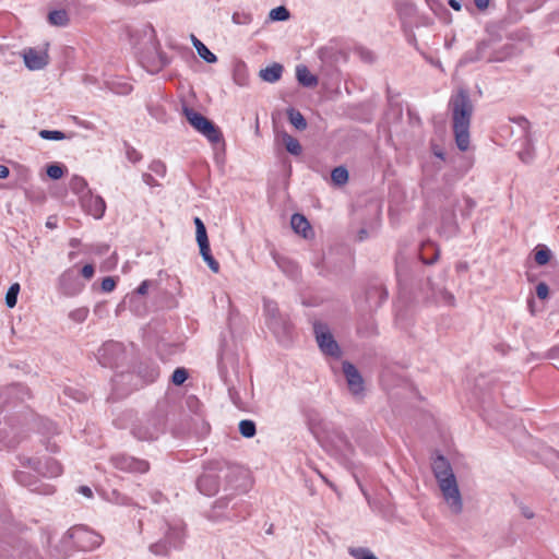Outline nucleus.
<instances>
[{
    "mask_svg": "<svg viewBox=\"0 0 559 559\" xmlns=\"http://www.w3.org/2000/svg\"><path fill=\"white\" fill-rule=\"evenodd\" d=\"M432 472L447 510L453 515L461 514L464 509L463 496L450 462L438 455L432 462Z\"/></svg>",
    "mask_w": 559,
    "mask_h": 559,
    "instance_id": "1",
    "label": "nucleus"
},
{
    "mask_svg": "<svg viewBox=\"0 0 559 559\" xmlns=\"http://www.w3.org/2000/svg\"><path fill=\"white\" fill-rule=\"evenodd\" d=\"M455 140H468L473 105L467 92L460 90L450 100Z\"/></svg>",
    "mask_w": 559,
    "mask_h": 559,
    "instance_id": "2",
    "label": "nucleus"
},
{
    "mask_svg": "<svg viewBox=\"0 0 559 559\" xmlns=\"http://www.w3.org/2000/svg\"><path fill=\"white\" fill-rule=\"evenodd\" d=\"M236 469L227 463H215L209 466L198 480L199 490L205 496L217 493L223 481L228 483Z\"/></svg>",
    "mask_w": 559,
    "mask_h": 559,
    "instance_id": "3",
    "label": "nucleus"
},
{
    "mask_svg": "<svg viewBox=\"0 0 559 559\" xmlns=\"http://www.w3.org/2000/svg\"><path fill=\"white\" fill-rule=\"evenodd\" d=\"M183 115L188 122L207 140H219L222 136L218 128L212 121L192 108H185Z\"/></svg>",
    "mask_w": 559,
    "mask_h": 559,
    "instance_id": "4",
    "label": "nucleus"
},
{
    "mask_svg": "<svg viewBox=\"0 0 559 559\" xmlns=\"http://www.w3.org/2000/svg\"><path fill=\"white\" fill-rule=\"evenodd\" d=\"M313 331L320 350L326 356L337 358L341 350L328 325L321 322H316Z\"/></svg>",
    "mask_w": 559,
    "mask_h": 559,
    "instance_id": "5",
    "label": "nucleus"
},
{
    "mask_svg": "<svg viewBox=\"0 0 559 559\" xmlns=\"http://www.w3.org/2000/svg\"><path fill=\"white\" fill-rule=\"evenodd\" d=\"M194 225H195V238H197V242H198V246L200 249V254L202 255L204 262L207 264V266L211 269V271H213L214 273H218L219 263L211 254L210 242H209L205 225L199 217L194 218Z\"/></svg>",
    "mask_w": 559,
    "mask_h": 559,
    "instance_id": "6",
    "label": "nucleus"
},
{
    "mask_svg": "<svg viewBox=\"0 0 559 559\" xmlns=\"http://www.w3.org/2000/svg\"><path fill=\"white\" fill-rule=\"evenodd\" d=\"M265 323L276 337L286 335L288 323L278 312L277 305L272 300H264Z\"/></svg>",
    "mask_w": 559,
    "mask_h": 559,
    "instance_id": "7",
    "label": "nucleus"
},
{
    "mask_svg": "<svg viewBox=\"0 0 559 559\" xmlns=\"http://www.w3.org/2000/svg\"><path fill=\"white\" fill-rule=\"evenodd\" d=\"M71 537L74 539L78 547L85 551L98 547L103 542L99 534L85 526L73 527L71 530Z\"/></svg>",
    "mask_w": 559,
    "mask_h": 559,
    "instance_id": "8",
    "label": "nucleus"
},
{
    "mask_svg": "<svg viewBox=\"0 0 559 559\" xmlns=\"http://www.w3.org/2000/svg\"><path fill=\"white\" fill-rule=\"evenodd\" d=\"M342 369L350 394L356 399H362L365 395V381L360 372L354 365L347 361L343 362Z\"/></svg>",
    "mask_w": 559,
    "mask_h": 559,
    "instance_id": "9",
    "label": "nucleus"
},
{
    "mask_svg": "<svg viewBox=\"0 0 559 559\" xmlns=\"http://www.w3.org/2000/svg\"><path fill=\"white\" fill-rule=\"evenodd\" d=\"M49 44L46 43L41 48H26L22 52L24 63L27 69L35 71L45 68L49 62Z\"/></svg>",
    "mask_w": 559,
    "mask_h": 559,
    "instance_id": "10",
    "label": "nucleus"
},
{
    "mask_svg": "<svg viewBox=\"0 0 559 559\" xmlns=\"http://www.w3.org/2000/svg\"><path fill=\"white\" fill-rule=\"evenodd\" d=\"M23 465L29 469L37 472L38 474L47 477H57L61 475L62 467L53 459H47L44 463L37 459L27 457L24 459Z\"/></svg>",
    "mask_w": 559,
    "mask_h": 559,
    "instance_id": "11",
    "label": "nucleus"
},
{
    "mask_svg": "<svg viewBox=\"0 0 559 559\" xmlns=\"http://www.w3.org/2000/svg\"><path fill=\"white\" fill-rule=\"evenodd\" d=\"M112 465L124 472L145 473L148 471V463L126 454H117L111 457Z\"/></svg>",
    "mask_w": 559,
    "mask_h": 559,
    "instance_id": "12",
    "label": "nucleus"
},
{
    "mask_svg": "<svg viewBox=\"0 0 559 559\" xmlns=\"http://www.w3.org/2000/svg\"><path fill=\"white\" fill-rule=\"evenodd\" d=\"M81 204L83 209L95 218L103 217L106 210L104 199L93 194L91 191H87L86 194L81 197Z\"/></svg>",
    "mask_w": 559,
    "mask_h": 559,
    "instance_id": "13",
    "label": "nucleus"
},
{
    "mask_svg": "<svg viewBox=\"0 0 559 559\" xmlns=\"http://www.w3.org/2000/svg\"><path fill=\"white\" fill-rule=\"evenodd\" d=\"M59 285L63 294L67 296H74L83 288V285L74 282V275L71 270H68L60 275Z\"/></svg>",
    "mask_w": 559,
    "mask_h": 559,
    "instance_id": "14",
    "label": "nucleus"
},
{
    "mask_svg": "<svg viewBox=\"0 0 559 559\" xmlns=\"http://www.w3.org/2000/svg\"><path fill=\"white\" fill-rule=\"evenodd\" d=\"M292 228L302 235L305 238L311 233L310 224L307 218L301 214H294L290 219Z\"/></svg>",
    "mask_w": 559,
    "mask_h": 559,
    "instance_id": "15",
    "label": "nucleus"
},
{
    "mask_svg": "<svg viewBox=\"0 0 559 559\" xmlns=\"http://www.w3.org/2000/svg\"><path fill=\"white\" fill-rule=\"evenodd\" d=\"M283 67L278 63H273L260 71V78L265 82L274 83L281 79Z\"/></svg>",
    "mask_w": 559,
    "mask_h": 559,
    "instance_id": "16",
    "label": "nucleus"
},
{
    "mask_svg": "<svg viewBox=\"0 0 559 559\" xmlns=\"http://www.w3.org/2000/svg\"><path fill=\"white\" fill-rule=\"evenodd\" d=\"M297 80L304 86H316L318 83L317 78L305 66H298L296 69Z\"/></svg>",
    "mask_w": 559,
    "mask_h": 559,
    "instance_id": "17",
    "label": "nucleus"
},
{
    "mask_svg": "<svg viewBox=\"0 0 559 559\" xmlns=\"http://www.w3.org/2000/svg\"><path fill=\"white\" fill-rule=\"evenodd\" d=\"M191 38L193 46L202 59L209 63H214L217 61V57L201 40H199L194 35H192Z\"/></svg>",
    "mask_w": 559,
    "mask_h": 559,
    "instance_id": "18",
    "label": "nucleus"
},
{
    "mask_svg": "<svg viewBox=\"0 0 559 559\" xmlns=\"http://www.w3.org/2000/svg\"><path fill=\"white\" fill-rule=\"evenodd\" d=\"M48 21L55 26H66L69 22V16L64 10H55L48 14Z\"/></svg>",
    "mask_w": 559,
    "mask_h": 559,
    "instance_id": "19",
    "label": "nucleus"
},
{
    "mask_svg": "<svg viewBox=\"0 0 559 559\" xmlns=\"http://www.w3.org/2000/svg\"><path fill=\"white\" fill-rule=\"evenodd\" d=\"M70 188L71 190L80 195V198L84 194H86L87 191H90L87 189V182L85 181L84 178L80 177V176H73L70 180Z\"/></svg>",
    "mask_w": 559,
    "mask_h": 559,
    "instance_id": "20",
    "label": "nucleus"
},
{
    "mask_svg": "<svg viewBox=\"0 0 559 559\" xmlns=\"http://www.w3.org/2000/svg\"><path fill=\"white\" fill-rule=\"evenodd\" d=\"M438 258V250L433 243H426L423 247L421 259L426 264L433 263Z\"/></svg>",
    "mask_w": 559,
    "mask_h": 559,
    "instance_id": "21",
    "label": "nucleus"
},
{
    "mask_svg": "<svg viewBox=\"0 0 559 559\" xmlns=\"http://www.w3.org/2000/svg\"><path fill=\"white\" fill-rule=\"evenodd\" d=\"M288 114V118H289V121L290 123L298 130H304L306 129L307 127V122H306V119L304 118V116L296 109H289L287 111Z\"/></svg>",
    "mask_w": 559,
    "mask_h": 559,
    "instance_id": "22",
    "label": "nucleus"
},
{
    "mask_svg": "<svg viewBox=\"0 0 559 559\" xmlns=\"http://www.w3.org/2000/svg\"><path fill=\"white\" fill-rule=\"evenodd\" d=\"M239 432L245 438H252L257 433L254 421L250 419H243L239 423Z\"/></svg>",
    "mask_w": 559,
    "mask_h": 559,
    "instance_id": "23",
    "label": "nucleus"
},
{
    "mask_svg": "<svg viewBox=\"0 0 559 559\" xmlns=\"http://www.w3.org/2000/svg\"><path fill=\"white\" fill-rule=\"evenodd\" d=\"M331 179L334 185L343 186L348 180V171L344 167H336L332 170Z\"/></svg>",
    "mask_w": 559,
    "mask_h": 559,
    "instance_id": "24",
    "label": "nucleus"
},
{
    "mask_svg": "<svg viewBox=\"0 0 559 559\" xmlns=\"http://www.w3.org/2000/svg\"><path fill=\"white\" fill-rule=\"evenodd\" d=\"M523 151H519L521 159L525 163H532L535 158V147L532 142H522Z\"/></svg>",
    "mask_w": 559,
    "mask_h": 559,
    "instance_id": "25",
    "label": "nucleus"
},
{
    "mask_svg": "<svg viewBox=\"0 0 559 559\" xmlns=\"http://www.w3.org/2000/svg\"><path fill=\"white\" fill-rule=\"evenodd\" d=\"M551 257L550 250L546 246H538L535 251L534 259L537 264L545 265L549 262Z\"/></svg>",
    "mask_w": 559,
    "mask_h": 559,
    "instance_id": "26",
    "label": "nucleus"
},
{
    "mask_svg": "<svg viewBox=\"0 0 559 559\" xmlns=\"http://www.w3.org/2000/svg\"><path fill=\"white\" fill-rule=\"evenodd\" d=\"M19 293L20 285L17 283L12 284L5 295V304L9 308H13L16 305Z\"/></svg>",
    "mask_w": 559,
    "mask_h": 559,
    "instance_id": "27",
    "label": "nucleus"
},
{
    "mask_svg": "<svg viewBox=\"0 0 559 559\" xmlns=\"http://www.w3.org/2000/svg\"><path fill=\"white\" fill-rule=\"evenodd\" d=\"M349 554L354 559H378L369 549L367 548H350Z\"/></svg>",
    "mask_w": 559,
    "mask_h": 559,
    "instance_id": "28",
    "label": "nucleus"
},
{
    "mask_svg": "<svg viewBox=\"0 0 559 559\" xmlns=\"http://www.w3.org/2000/svg\"><path fill=\"white\" fill-rule=\"evenodd\" d=\"M87 316L88 309L86 307L76 308L69 313V318L76 323L85 321Z\"/></svg>",
    "mask_w": 559,
    "mask_h": 559,
    "instance_id": "29",
    "label": "nucleus"
},
{
    "mask_svg": "<svg viewBox=\"0 0 559 559\" xmlns=\"http://www.w3.org/2000/svg\"><path fill=\"white\" fill-rule=\"evenodd\" d=\"M443 233L450 237L454 235L457 230V226L453 221L452 216H443Z\"/></svg>",
    "mask_w": 559,
    "mask_h": 559,
    "instance_id": "30",
    "label": "nucleus"
},
{
    "mask_svg": "<svg viewBox=\"0 0 559 559\" xmlns=\"http://www.w3.org/2000/svg\"><path fill=\"white\" fill-rule=\"evenodd\" d=\"M270 16L274 21H285L289 17V12L285 7H278L271 10Z\"/></svg>",
    "mask_w": 559,
    "mask_h": 559,
    "instance_id": "31",
    "label": "nucleus"
},
{
    "mask_svg": "<svg viewBox=\"0 0 559 559\" xmlns=\"http://www.w3.org/2000/svg\"><path fill=\"white\" fill-rule=\"evenodd\" d=\"M63 174H64L63 168L59 164H51L47 167V175L51 179H55V180L60 179L63 176Z\"/></svg>",
    "mask_w": 559,
    "mask_h": 559,
    "instance_id": "32",
    "label": "nucleus"
},
{
    "mask_svg": "<svg viewBox=\"0 0 559 559\" xmlns=\"http://www.w3.org/2000/svg\"><path fill=\"white\" fill-rule=\"evenodd\" d=\"M187 370L183 368H178L174 371L171 380L176 385H180L187 380Z\"/></svg>",
    "mask_w": 559,
    "mask_h": 559,
    "instance_id": "33",
    "label": "nucleus"
},
{
    "mask_svg": "<svg viewBox=\"0 0 559 559\" xmlns=\"http://www.w3.org/2000/svg\"><path fill=\"white\" fill-rule=\"evenodd\" d=\"M126 155L127 158L132 163H136L142 158L141 153L130 145L126 146Z\"/></svg>",
    "mask_w": 559,
    "mask_h": 559,
    "instance_id": "34",
    "label": "nucleus"
},
{
    "mask_svg": "<svg viewBox=\"0 0 559 559\" xmlns=\"http://www.w3.org/2000/svg\"><path fill=\"white\" fill-rule=\"evenodd\" d=\"M39 135L41 138L48 139V140H63L64 139V134L60 131L43 130V131H40Z\"/></svg>",
    "mask_w": 559,
    "mask_h": 559,
    "instance_id": "35",
    "label": "nucleus"
},
{
    "mask_svg": "<svg viewBox=\"0 0 559 559\" xmlns=\"http://www.w3.org/2000/svg\"><path fill=\"white\" fill-rule=\"evenodd\" d=\"M286 151L295 156H298L302 152L300 142H286Z\"/></svg>",
    "mask_w": 559,
    "mask_h": 559,
    "instance_id": "36",
    "label": "nucleus"
},
{
    "mask_svg": "<svg viewBox=\"0 0 559 559\" xmlns=\"http://www.w3.org/2000/svg\"><path fill=\"white\" fill-rule=\"evenodd\" d=\"M150 169L157 174L158 176L163 177L166 173V167L162 162L155 160L150 165Z\"/></svg>",
    "mask_w": 559,
    "mask_h": 559,
    "instance_id": "37",
    "label": "nucleus"
},
{
    "mask_svg": "<svg viewBox=\"0 0 559 559\" xmlns=\"http://www.w3.org/2000/svg\"><path fill=\"white\" fill-rule=\"evenodd\" d=\"M116 287V281L112 277H105L102 281V289L106 293L112 292Z\"/></svg>",
    "mask_w": 559,
    "mask_h": 559,
    "instance_id": "38",
    "label": "nucleus"
},
{
    "mask_svg": "<svg viewBox=\"0 0 559 559\" xmlns=\"http://www.w3.org/2000/svg\"><path fill=\"white\" fill-rule=\"evenodd\" d=\"M536 294L538 298L546 299L549 294L548 286L545 283H539L536 287Z\"/></svg>",
    "mask_w": 559,
    "mask_h": 559,
    "instance_id": "39",
    "label": "nucleus"
},
{
    "mask_svg": "<svg viewBox=\"0 0 559 559\" xmlns=\"http://www.w3.org/2000/svg\"><path fill=\"white\" fill-rule=\"evenodd\" d=\"M94 266L92 264L84 265L81 271L83 277L86 280H91L94 276Z\"/></svg>",
    "mask_w": 559,
    "mask_h": 559,
    "instance_id": "40",
    "label": "nucleus"
},
{
    "mask_svg": "<svg viewBox=\"0 0 559 559\" xmlns=\"http://www.w3.org/2000/svg\"><path fill=\"white\" fill-rule=\"evenodd\" d=\"M151 551L158 556H164L167 554V550L164 545L155 544L150 547Z\"/></svg>",
    "mask_w": 559,
    "mask_h": 559,
    "instance_id": "41",
    "label": "nucleus"
},
{
    "mask_svg": "<svg viewBox=\"0 0 559 559\" xmlns=\"http://www.w3.org/2000/svg\"><path fill=\"white\" fill-rule=\"evenodd\" d=\"M441 299L447 305H453L454 302V296L445 290H440Z\"/></svg>",
    "mask_w": 559,
    "mask_h": 559,
    "instance_id": "42",
    "label": "nucleus"
},
{
    "mask_svg": "<svg viewBox=\"0 0 559 559\" xmlns=\"http://www.w3.org/2000/svg\"><path fill=\"white\" fill-rule=\"evenodd\" d=\"M151 285H152V283L150 281H143L140 284V286L136 288V293L139 295H146Z\"/></svg>",
    "mask_w": 559,
    "mask_h": 559,
    "instance_id": "43",
    "label": "nucleus"
},
{
    "mask_svg": "<svg viewBox=\"0 0 559 559\" xmlns=\"http://www.w3.org/2000/svg\"><path fill=\"white\" fill-rule=\"evenodd\" d=\"M119 348L117 344L109 343L104 345V347L99 350V357L104 356L108 352H115Z\"/></svg>",
    "mask_w": 559,
    "mask_h": 559,
    "instance_id": "44",
    "label": "nucleus"
},
{
    "mask_svg": "<svg viewBox=\"0 0 559 559\" xmlns=\"http://www.w3.org/2000/svg\"><path fill=\"white\" fill-rule=\"evenodd\" d=\"M143 181L148 187H156L158 186V182L155 180V178L151 174H143L142 176Z\"/></svg>",
    "mask_w": 559,
    "mask_h": 559,
    "instance_id": "45",
    "label": "nucleus"
},
{
    "mask_svg": "<svg viewBox=\"0 0 559 559\" xmlns=\"http://www.w3.org/2000/svg\"><path fill=\"white\" fill-rule=\"evenodd\" d=\"M15 479L24 486H31V483L26 480V473L23 471L16 473Z\"/></svg>",
    "mask_w": 559,
    "mask_h": 559,
    "instance_id": "46",
    "label": "nucleus"
},
{
    "mask_svg": "<svg viewBox=\"0 0 559 559\" xmlns=\"http://www.w3.org/2000/svg\"><path fill=\"white\" fill-rule=\"evenodd\" d=\"M474 3L477 9L484 11L489 7L490 0H474Z\"/></svg>",
    "mask_w": 559,
    "mask_h": 559,
    "instance_id": "47",
    "label": "nucleus"
},
{
    "mask_svg": "<svg viewBox=\"0 0 559 559\" xmlns=\"http://www.w3.org/2000/svg\"><path fill=\"white\" fill-rule=\"evenodd\" d=\"M521 512L525 519L530 520L534 518V512L527 507H522Z\"/></svg>",
    "mask_w": 559,
    "mask_h": 559,
    "instance_id": "48",
    "label": "nucleus"
},
{
    "mask_svg": "<svg viewBox=\"0 0 559 559\" xmlns=\"http://www.w3.org/2000/svg\"><path fill=\"white\" fill-rule=\"evenodd\" d=\"M469 143H471V142H456V144H457V148H459L461 152H465V151L469 150Z\"/></svg>",
    "mask_w": 559,
    "mask_h": 559,
    "instance_id": "49",
    "label": "nucleus"
},
{
    "mask_svg": "<svg viewBox=\"0 0 559 559\" xmlns=\"http://www.w3.org/2000/svg\"><path fill=\"white\" fill-rule=\"evenodd\" d=\"M9 176V168L4 165H0V178L4 179Z\"/></svg>",
    "mask_w": 559,
    "mask_h": 559,
    "instance_id": "50",
    "label": "nucleus"
},
{
    "mask_svg": "<svg viewBox=\"0 0 559 559\" xmlns=\"http://www.w3.org/2000/svg\"><path fill=\"white\" fill-rule=\"evenodd\" d=\"M79 491L84 495L85 497H92V490L91 488L86 487V486H82L80 487Z\"/></svg>",
    "mask_w": 559,
    "mask_h": 559,
    "instance_id": "51",
    "label": "nucleus"
},
{
    "mask_svg": "<svg viewBox=\"0 0 559 559\" xmlns=\"http://www.w3.org/2000/svg\"><path fill=\"white\" fill-rule=\"evenodd\" d=\"M449 5L455 11L461 10V3L457 0H449Z\"/></svg>",
    "mask_w": 559,
    "mask_h": 559,
    "instance_id": "52",
    "label": "nucleus"
},
{
    "mask_svg": "<svg viewBox=\"0 0 559 559\" xmlns=\"http://www.w3.org/2000/svg\"><path fill=\"white\" fill-rule=\"evenodd\" d=\"M521 123L523 124L524 127V136H528V128H530V122L528 120H526L525 118L524 119H521L520 120Z\"/></svg>",
    "mask_w": 559,
    "mask_h": 559,
    "instance_id": "53",
    "label": "nucleus"
},
{
    "mask_svg": "<svg viewBox=\"0 0 559 559\" xmlns=\"http://www.w3.org/2000/svg\"><path fill=\"white\" fill-rule=\"evenodd\" d=\"M433 154H435L437 157H439L440 159H442V160H445V159H447V158H445V156H444V153H443L442 151H440V150L438 148V146H435V147H433Z\"/></svg>",
    "mask_w": 559,
    "mask_h": 559,
    "instance_id": "54",
    "label": "nucleus"
},
{
    "mask_svg": "<svg viewBox=\"0 0 559 559\" xmlns=\"http://www.w3.org/2000/svg\"><path fill=\"white\" fill-rule=\"evenodd\" d=\"M80 245H81V241H80V239H78V238H72V239H70V241H69V246H70L72 249H76Z\"/></svg>",
    "mask_w": 559,
    "mask_h": 559,
    "instance_id": "55",
    "label": "nucleus"
},
{
    "mask_svg": "<svg viewBox=\"0 0 559 559\" xmlns=\"http://www.w3.org/2000/svg\"><path fill=\"white\" fill-rule=\"evenodd\" d=\"M35 490H37L38 492H41V493H47V495L52 492L51 486H47L44 490H40L38 488H36Z\"/></svg>",
    "mask_w": 559,
    "mask_h": 559,
    "instance_id": "56",
    "label": "nucleus"
},
{
    "mask_svg": "<svg viewBox=\"0 0 559 559\" xmlns=\"http://www.w3.org/2000/svg\"><path fill=\"white\" fill-rule=\"evenodd\" d=\"M76 254H78V253H76V251H75L74 249H73V250H71V251L69 252V259H70V260H74V259L76 258Z\"/></svg>",
    "mask_w": 559,
    "mask_h": 559,
    "instance_id": "57",
    "label": "nucleus"
},
{
    "mask_svg": "<svg viewBox=\"0 0 559 559\" xmlns=\"http://www.w3.org/2000/svg\"><path fill=\"white\" fill-rule=\"evenodd\" d=\"M464 203L466 204V206H467L468 209H471V207L473 206V203H472L471 199H465V200H464Z\"/></svg>",
    "mask_w": 559,
    "mask_h": 559,
    "instance_id": "58",
    "label": "nucleus"
},
{
    "mask_svg": "<svg viewBox=\"0 0 559 559\" xmlns=\"http://www.w3.org/2000/svg\"><path fill=\"white\" fill-rule=\"evenodd\" d=\"M216 143L219 144L221 150H224V142H216Z\"/></svg>",
    "mask_w": 559,
    "mask_h": 559,
    "instance_id": "59",
    "label": "nucleus"
}]
</instances>
